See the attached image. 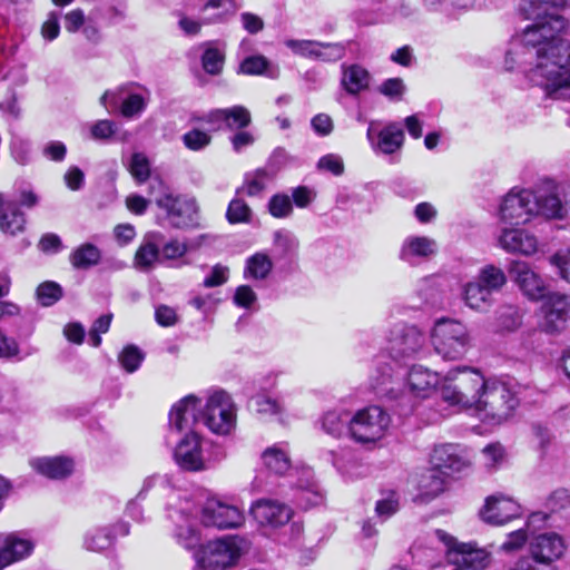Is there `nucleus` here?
<instances>
[{
	"mask_svg": "<svg viewBox=\"0 0 570 570\" xmlns=\"http://www.w3.org/2000/svg\"><path fill=\"white\" fill-rule=\"evenodd\" d=\"M568 4L567 0H527L520 7L525 19L533 20L520 35L512 38L505 53L507 70L522 69L532 71L539 68V57L527 59L528 53L538 50L542 39L551 38L556 30L566 28L564 19L557 13Z\"/></svg>",
	"mask_w": 570,
	"mask_h": 570,
	"instance_id": "f257e3e1",
	"label": "nucleus"
},
{
	"mask_svg": "<svg viewBox=\"0 0 570 570\" xmlns=\"http://www.w3.org/2000/svg\"><path fill=\"white\" fill-rule=\"evenodd\" d=\"M487 381L479 370L458 367L442 379L440 394L450 405L476 410Z\"/></svg>",
	"mask_w": 570,
	"mask_h": 570,
	"instance_id": "f03ea898",
	"label": "nucleus"
},
{
	"mask_svg": "<svg viewBox=\"0 0 570 570\" xmlns=\"http://www.w3.org/2000/svg\"><path fill=\"white\" fill-rule=\"evenodd\" d=\"M431 343L435 353L445 361H458L471 348V335L460 321L440 318L431 331Z\"/></svg>",
	"mask_w": 570,
	"mask_h": 570,
	"instance_id": "7ed1b4c3",
	"label": "nucleus"
},
{
	"mask_svg": "<svg viewBox=\"0 0 570 570\" xmlns=\"http://www.w3.org/2000/svg\"><path fill=\"white\" fill-rule=\"evenodd\" d=\"M159 189L155 196L156 205L166 212L169 224L175 228H193L199 225L198 205L193 197L173 194L160 180L150 184V194Z\"/></svg>",
	"mask_w": 570,
	"mask_h": 570,
	"instance_id": "20e7f679",
	"label": "nucleus"
},
{
	"mask_svg": "<svg viewBox=\"0 0 570 570\" xmlns=\"http://www.w3.org/2000/svg\"><path fill=\"white\" fill-rule=\"evenodd\" d=\"M237 406L232 395L222 389L210 390L203 404L202 423L217 435H228L236 428Z\"/></svg>",
	"mask_w": 570,
	"mask_h": 570,
	"instance_id": "39448f33",
	"label": "nucleus"
},
{
	"mask_svg": "<svg viewBox=\"0 0 570 570\" xmlns=\"http://www.w3.org/2000/svg\"><path fill=\"white\" fill-rule=\"evenodd\" d=\"M518 405L519 397L507 383L488 379L475 411L483 413L485 420L500 424L511 417Z\"/></svg>",
	"mask_w": 570,
	"mask_h": 570,
	"instance_id": "423d86ee",
	"label": "nucleus"
},
{
	"mask_svg": "<svg viewBox=\"0 0 570 570\" xmlns=\"http://www.w3.org/2000/svg\"><path fill=\"white\" fill-rule=\"evenodd\" d=\"M391 424L390 414L373 405L358 410L352 415L350 436L360 444H374L382 440Z\"/></svg>",
	"mask_w": 570,
	"mask_h": 570,
	"instance_id": "0eeeda50",
	"label": "nucleus"
},
{
	"mask_svg": "<svg viewBox=\"0 0 570 570\" xmlns=\"http://www.w3.org/2000/svg\"><path fill=\"white\" fill-rule=\"evenodd\" d=\"M247 542L238 535H225L207 542L200 550L199 563L207 570H225L246 551Z\"/></svg>",
	"mask_w": 570,
	"mask_h": 570,
	"instance_id": "6e6552de",
	"label": "nucleus"
},
{
	"mask_svg": "<svg viewBox=\"0 0 570 570\" xmlns=\"http://www.w3.org/2000/svg\"><path fill=\"white\" fill-rule=\"evenodd\" d=\"M386 342V348L392 358L406 361L423 352L426 338L417 326L400 322L390 328Z\"/></svg>",
	"mask_w": 570,
	"mask_h": 570,
	"instance_id": "1a4fd4ad",
	"label": "nucleus"
},
{
	"mask_svg": "<svg viewBox=\"0 0 570 570\" xmlns=\"http://www.w3.org/2000/svg\"><path fill=\"white\" fill-rule=\"evenodd\" d=\"M435 537L444 543L446 560L452 566L461 567L464 570H482L490 563V553L478 548L475 543L459 542L440 529L435 531Z\"/></svg>",
	"mask_w": 570,
	"mask_h": 570,
	"instance_id": "9d476101",
	"label": "nucleus"
},
{
	"mask_svg": "<svg viewBox=\"0 0 570 570\" xmlns=\"http://www.w3.org/2000/svg\"><path fill=\"white\" fill-rule=\"evenodd\" d=\"M249 513L258 528L268 535L286 527L293 517V509L274 499H258L250 505Z\"/></svg>",
	"mask_w": 570,
	"mask_h": 570,
	"instance_id": "9b49d317",
	"label": "nucleus"
},
{
	"mask_svg": "<svg viewBox=\"0 0 570 570\" xmlns=\"http://www.w3.org/2000/svg\"><path fill=\"white\" fill-rule=\"evenodd\" d=\"M198 514V508L189 500L180 501L179 505L169 513L175 524L173 535L177 543L187 550L200 546V532L196 525Z\"/></svg>",
	"mask_w": 570,
	"mask_h": 570,
	"instance_id": "f8f14e48",
	"label": "nucleus"
},
{
	"mask_svg": "<svg viewBox=\"0 0 570 570\" xmlns=\"http://www.w3.org/2000/svg\"><path fill=\"white\" fill-rule=\"evenodd\" d=\"M200 522L205 527L217 529H235L245 522V515L236 505L228 504L217 498H209L198 510Z\"/></svg>",
	"mask_w": 570,
	"mask_h": 570,
	"instance_id": "ddd939ff",
	"label": "nucleus"
},
{
	"mask_svg": "<svg viewBox=\"0 0 570 570\" xmlns=\"http://www.w3.org/2000/svg\"><path fill=\"white\" fill-rule=\"evenodd\" d=\"M562 30L551 31V38L542 39L538 50L528 53L527 59L539 57V68L570 69V41L559 37Z\"/></svg>",
	"mask_w": 570,
	"mask_h": 570,
	"instance_id": "4468645a",
	"label": "nucleus"
},
{
	"mask_svg": "<svg viewBox=\"0 0 570 570\" xmlns=\"http://www.w3.org/2000/svg\"><path fill=\"white\" fill-rule=\"evenodd\" d=\"M531 190L534 199L532 204L534 217L541 216L546 219L567 218L570 212L568 202L564 204L561 200L558 185L553 180H547Z\"/></svg>",
	"mask_w": 570,
	"mask_h": 570,
	"instance_id": "2eb2a0df",
	"label": "nucleus"
},
{
	"mask_svg": "<svg viewBox=\"0 0 570 570\" xmlns=\"http://www.w3.org/2000/svg\"><path fill=\"white\" fill-rule=\"evenodd\" d=\"M566 550V540L557 532L534 534L530 538L528 546V554L550 570L553 563L563 557Z\"/></svg>",
	"mask_w": 570,
	"mask_h": 570,
	"instance_id": "dca6fc26",
	"label": "nucleus"
},
{
	"mask_svg": "<svg viewBox=\"0 0 570 570\" xmlns=\"http://www.w3.org/2000/svg\"><path fill=\"white\" fill-rule=\"evenodd\" d=\"M533 200L531 189H512L501 203V219L511 225L529 223L534 217Z\"/></svg>",
	"mask_w": 570,
	"mask_h": 570,
	"instance_id": "f3484780",
	"label": "nucleus"
},
{
	"mask_svg": "<svg viewBox=\"0 0 570 570\" xmlns=\"http://www.w3.org/2000/svg\"><path fill=\"white\" fill-rule=\"evenodd\" d=\"M541 305L540 327L546 333L560 332L568 320L570 313V303L563 294L552 292L548 293Z\"/></svg>",
	"mask_w": 570,
	"mask_h": 570,
	"instance_id": "a211bd4d",
	"label": "nucleus"
},
{
	"mask_svg": "<svg viewBox=\"0 0 570 570\" xmlns=\"http://www.w3.org/2000/svg\"><path fill=\"white\" fill-rule=\"evenodd\" d=\"M439 252L436 240L423 235L406 236L399 249V259L404 264L416 267L431 261Z\"/></svg>",
	"mask_w": 570,
	"mask_h": 570,
	"instance_id": "6ab92c4d",
	"label": "nucleus"
},
{
	"mask_svg": "<svg viewBox=\"0 0 570 570\" xmlns=\"http://www.w3.org/2000/svg\"><path fill=\"white\" fill-rule=\"evenodd\" d=\"M508 272L529 299L539 301L548 294L544 281L529 263L513 259L509 264Z\"/></svg>",
	"mask_w": 570,
	"mask_h": 570,
	"instance_id": "aec40b11",
	"label": "nucleus"
},
{
	"mask_svg": "<svg viewBox=\"0 0 570 570\" xmlns=\"http://www.w3.org/2000/svg\"><path fill=\"white\" fill-rule=\"evenodd\" d=\"M498 242L507 253L527 257L533 256L540 249L538 236L525 228H503Z\"/></svg>",
	"mask_w": 570,
	"mask_h": 570,
	"instance_id": "412c9836",
	"label": "nucleus"
},
{
	"mask_svg": "<svg viewBox=\"0 0 570 570\" xmlns=\"http://www.w3.org/2000/svg\"><path fill=\"white\" fill-rule=\"evenodd\" d=\"M202 400L194 394L186 395L176 402L169 412V426L178 432L191 430L202 423Z\"/></svg>",
	"mask_w": 570,
	"mask_h": 570,
	"instance_id": "4be33fe9",
	"label": "nucleus"
},
{
	"mask_svg": "<svg viewBox=\"0 0 570 570\" xmlns=\"http://www.w3.org/2000/svg\"><path fill=\"white\" fill-rule=\"evenodd\" d=\"M284 43L293 53L309 59L335 61L343 58L345 53V48L341 43H324L314 40L295 39L285 40Z\"/></svg>",
	"mask_w": 570,
	"mask_h": 570,
	"instance_id": "5701e85b",
	"label": "nucleus"
},
{
	"mask_svg": "<svg viewBox=\"0 0 570 570\" xmlns=\"http://www.w3.org/2000/svg\"><path fill=\"white\" fill-rule=\"evenodd\" d=\"M174 458L176 463L186 471H203L206 461L203 454L202 441L197 433H187L176 445Z\"/></svg>",
	"mask_w": 570,
	"mask_h": 570,
	"instance_id": "b1692460",
	"label": "nucleus"
},
{
	"mask_svg": "<svg viewBox=\"0 0 570 570\" xmlns=\"http://www.w3.org/2000/svg\"><path fill=\"white\" fill-rule=\"evenodd\" d=\"M213 126V129L239 130L248 127L252 122L249 110L240 105L229 108H218L209 111L202 118Z\"/></svg>",
	"mask_w": 570,
	"mask_h": 570,
	"instance_id": "393cba45",
	"label": "nucleus"
},
{
	"mask_svg": "<svg viewBox=\"0 0 570 570\" xmlns=\"http://www.w3.org/2000/svg\"><path fill=\"white\" fill-rule=\"evenodd\" d=\"M285 156V150L277 148L274 150L269 163L263 167L257 168L253 171L246 173L244 181L240 187L236 189L237 195L246 194L249 197L259 196L267 186L274 180L277 168H274L273 163L281 157Z\"/></svg>",
	"mask_w": 570,
	"mask_h": 570,
	"instance_id": "a878e982",
	"label": "nucleus"
},
{
	"mask_svg": "<svg viewBox=\"0 0 570 570\" xmlns=\"http://www.w3.org/2000/svg\"><path fill=\"white\" fill-rule=\"evenodd\" d=\"M484 522L501 525L521 514V507L514 500L502 494L489 497L480 512Z\"/></svg>",
	"mask_w": 570,
	"mask_h": 570,
	"instance_id": "bb28decb",
	"label": "nucleus"
},
{
	"mask_svg": "<svg viewBox=\"0 0 570 570\" xmlns=\"http://www.w3.org/2000/svg\"><path fill=\"white\" fill-rule=\"evenodd\" d=\"M374 122L367 128V138L373 148L385 155L399 151L404 144V131L396 122H390L376 132Z\"/></svg>",
	"mask_w": 570,
	"mask_h": 570,
	"instance_id": "cd10ccee",
	"label": "nucleus"
},
{
	"mask_svg": "<svg viewBox=\"0 0 570 570\" xmlns=\"http://www.w3.org/2000/svg\"><path fill=\"white\" fill-rule=\"evenodd\" d=\"M432 469L443 475L450 476L461 472L468 466V461L461 455L458 445L441 444L433 449L430 459Z\"/></svg>",
	"mask_w": 570,
	"mask_h": 570,
	"instance_id": "c85d7f7f",
	"label": "nucleus"
},
{
	"mask_svg": "<svg viewBox=\"0 0 570 570\" xmlns=\"http://www.w3.org/2000/svg\"><path fill=\"white\" fill-rule=\"evenodd\" d=\"M273 256L282 266H291L298 258L299 239L289 229L281 228L273 234Z\"/></svg>",
	"mask_w": 570,
	"mask_h": 570,
	"instance_id": "c756f323",
	"label": "nucleus"
},
{
	"mask_svg": "<svg viewBox=\"0 0 570 570\" xmlns=\"http://www.w3.org/2000/svg\"><path fill=\"white\" fill-rule=\"evenodd\" d=\"M370 385L380 396L396 399L400 383L393 377L391 364L381 358L374 361V367L370 374Z\"/></svg>",
	"mask_w": 570,
	"mask_h": 570,
	"instance_id": "7c9ffc66",
	"label": "nucleus"
},
{
	"mask_svg": "<svg viewBox=\"0 0 570 570\" xmlns=\"http://www.w3.org/2000/svg\"><path fill=\"white\" fill-rule=\"evenodd\" d=\"M30 465L49 479H65L73 471V461L66 456H45L30 460Z\"/></svg>",
	"mask_w": 570,
	"mask_h": 570,
	"instance_id": "2f4dec72",
	"label": "nucleus"
},
{
	"mask_svg": "<svg viewBox=\"0 0 570 570\" xmlns=\"http://www.w3.org/2000/svg\"><path fill=\"white\" fill-rule=\"evenodd\" d=\"M410 390L420 397H426L438 386L441 387L442 380L436 372H432L422 365H414L407 375Z\"/></svg>",
	"mask_w": 570,
	"mask_h": 570,
	"instance_id": "473e14b6",
	"label": "nucleus"
},
{
	"mask_svg": "<svg viewBox=\"0 0 570 570\" xmlns=\"http://www.w3.org/2000/svg\"><path fill=\"white\" fill-rule=\"evenodd\" d=\"M164 235L159 232H151L145 235L135 255V264L139 269H148L158 259Z\"/></svg>",
	"mask_w": 570,
	"mask_h": 570,
	"instance_id": "72a5a7b5",
	"label": "nucleus"
},
{
	"mask_svg": "<svg viewBox=\"0 0 570 570\" xmlns=\"http://www.w3.org/2000/svg\"><path fill=\"white\" fill-rule=\"evenodd\" d=\"M0 544L10 563L28 557L33 550V543L17 533H0Z\"/></svg>",
	"mask_w": 570,
	"mask_h": 570,
	"instance_id": "f704fd0d",
	"label": "nucleus"
},
{
	"mask_svg": "<svg viewBox=\"0 0 570 570\" xmlns=\"http://www.w3.org/2000/svg\"><path fill=\"white\" fill-rule=\"evenodd\" d=\"M542 78L540 85L551 99H570V73H535Z\"/></svg>",
	"mask_w": 570,
	"mask_h": 570,
	"instance_id": "c9c22d12",
	"label": "nucleus"
},
{
	"mask_svg": "<svg viewBox=\"0 0 570 570\" xmlns=\"http://www.w3.org/2000/svg\"><path fill=\"white\" fill-rule=\"evenodd\" d=\"M463 301L466 306L480 312L487 311L493 303L492 294L475 279L464 285Z\"/></svg>",
	"mask_w": 570,
	"mask_h": 570,
	"instance_id": "e433bc0d",
	"label": "nucleus"
},
{
	"mask_svg": "<svg viewBox=\"0 0 570 570\" xmlns=\"http://www.w3.org/2000/svg\"><path fill=\"white\" fill-rule=\"evenodd\" d=\"M100 259V249L91 243L81 244L76 247L69 256L70 264L76 269H89L98 265Z\"/></svg>",
	"mask_w": 570,
	"mask_h": 570,
	"instance_id": "4c0bfd02",
	"label": "nucleus"
},
{
	"mask_svg": "<svg viewBox=\"0 0 570 570\" xmlns=\"http://www.w3.org/2000/svg\"><path fill=\"white\" fill-rule=\"evenodd\" d=\"M352 414L347 410H331L322 417V429L334 438H340L344 431L350 432Z\"/></svg>",
	"mask_w": 570,
	"mask_h": 570,
	"instance_id": "58836bf2",
	"label": "nucleus"
},
{
	"mask_svg": "<svg viewBox=\"0 0 570 570\" xmlns=\"http://www.w3.org/2000/svg\"><path fill=\"white\" fill-rule=\"evenodd\" d=\"M265 466L273 473L282 475L291 468L287 451L279 444L267 448L262 454Z\"/></svg>",
	"mask_w": 570,
	"mask_h": 570,
	"instance_id": "ea45409f",
	"label": "nucleus"
},
{
	"mask_svg": "<svg viewBox=\"0 0 570 570\" xmlns=\"http://www.w3.org/2000/svg\"><path fill=\"white\" fill-rule=\"evenodd\" d=\"M273 269V261L264 252L255 253L246 259L245 278L265 279Z\"/></svg>",
	"mask_w": 570,
	"mask_h": 570,
	"instance_id": "a19ab883",
	"label": "nucleus"
},
{
	"mask_svg": "<svg viewBox=\"0 0 570 570\" xmlns=\"http://www.w3.org/2000/svg\"><path fill=\"white\" fill-rule=\"evenodd\" d=\"M24 214L16 203H8L6 213L0 217V229L2 233L16 236L24 229Z\"/></svg>",
	"mask_w": 570,
	"mask_h": 570,
	"instance_id": "79ce46f5",
	"label": "nucleus"
},
{
	"mask_svg": "<svg viewBox=\"0 0 570 570\" xmlns=\"http://www.w3.org/2000/svg\"><path fill=\"white\" fill-rule=\"evenodd\" d=\"M114 543V533L109 527H98L86 532L83 547L89 551L99 552Z\"/></svg>",
	"mask_w": 570,
	"mask_h": 570,
	"instance_id": "37998d69",
	"label": "nucleus"
},
{
	"mask_svg": "<svg viewBox=\"0 0 570 570\" xmlns=\"http://www.w3.org/2000/svg\"><path fill=\"white\" fill-rule=\"evenodd\" d=\"M475 281L493 295L505 285L507 276L500 267L485 265L479 271Z\"/></svg>",
	"mask_w": 570,
	"mask_h": 570,
	"instance_id": "c03bdc74",
	"label": "nucleus"
},
{
	"mask_svg": "<svg viewBox=\"0 0 570 570\" xmlns=\"http://www.w3.org/2000/svg\"><path fill=\"white\" fill-rule=\"evenodd\" d=\"M205 235H202L195 239L188 242H179L178 239H171L167 243L163 242L161 254L167 259H176L183 257L187 252L198 248L202 245Z\"/></svg>",
	"mask_w": 570,
	"mask_h": 570,
	"instance_id": "a18cd8bd",
	"label": "nucleus"
},
{
	"mask_svg": "<svg viewBox=\"0 0 570 570\" xmlns=\"http://www.w3.org/2000/svg\"><path fill=\"white\" fill-rule=\"evenodd\" d=\"M202 56L204 71H222L225 62V50L216 42H207Z\"/></svg>",
	"mask_w": 570,
	"mask_h": 570,
	"instance_id": "49530a36",
	"label": "nucleus"
},
{
	"mask_svg": "<svg viewBox=\"0 0 570 570\" xmlns=\"http://www.w3.org/2000/svg\"><path fill=\"white\" fill-rule=\"evenodd\" d=\"M237 195L229 202L226 219L230 224L249 223L253 212L248 204Z\"/></svg>",
	"mask_w": 570,
	"mask_h": 570,
	"instance_id": "de8ad7c7",
	"label": "nucleus"
},
{
	"mask_svg": "<svg viewBox=\"0 0 570 570\" xmlns=\"http://www.w3.org/2000/svg\"><path fill=\"white\" fill-rule=\"evenodd\" d=\"M268 213L275 218H287L293 214L291 196L284 193L273 195L267 204Z\"/></svg>",
	"mask_w": 570,
	"mask_h": 570,
	"instance_id": "09e8293b",
	"label": "nucleus"
},
{
	"mask_svg": "<svg viewBox=\"0 0 570 570\" xmlns=\"http://www.w3.org/2000/svg\"><path fill=\"white\" fill-rule=\"evenodd\" d=\"M249 406L261 415H276L282 411V405L271 396L258 393L252 397Z\"/></svg>",
	"mask_w": 570,
	"mask_h": 570,
	"instance_id": "8fccbe9b",
	"label": "nucleus"
},
{
	"mask_svg": "<svg viewBox=\"0 0 570 570\" xmlns=\"http://www.w3.org/2000/svg\"><path fill=\"white\" fill-rule=\"evenodd\" d=\"M442 473L431 470L421 481L422 493L433 499L444 491L445 480Z\"/></svg>",
	"mask_w": 570,
	"mask_h": 570,
	"instance_id": "3c124183",
	"label": "nucleus"
},
{
	"mask_svg": "<svg viewBox=\"0 0 570 570\" xmlns=\"http://www.w3.org/2000/svg\"><path fill=\"white\" fill-rule=\"evenodd\" d=\"M37 298L42 306H52L62 297V288L56 282H43L37 288Z\"/></svg>",
	"mask_w": 570,
	"mask_h": 570,
	"instance_id": "603ef678",
	"label": "nucleus"
},
{
	"mask_svg": "<svg viewBox=\"0 0 570 570\" xmlns=\"http://www.w3.org/2000/svg\"><path fill=\"white\" fill-rule=\"evenodd\" d=\"M144 353L135 345L126 346L119 354L118 361L128 373L136 372L144 361Z\"/></svg>",
	"mask_w": 570,
	"mask_h": 570,
	"instance_id": "864d4df0",
	"label": "nucleus"
},
{
	"mask_svg": "<svg viewBox=\"0 0 570 570\" xmlns=\"http://www.w3.org/2000/svg\"><path fill=\"white\" fill-rule=\"evenodd\" d=\"M342 87L350 95H357L370 86V73H343Z\"/></svg>",
	"mask_w": 570,
	"mask_h": 570,
	"instance_id": "5fc2aeb1",
	"label": "nucleus"
},
{
	"mask_svg": "<svg viewBox=\"0 0 570 570\" xmlns=\"http://www.w3.org/2000/svg\"><path fill=\"white\" fill-rule=\"evenodd\" d=\"M129 171L137 183L146 181L150 176V164L148 158L141 153H135L129 163Z\"/></svg>",
	"mask_w": 570,
	"mask_h": 570,
	"instance_id": "6e6d98bb",
	"label": "nucleus"
},
{
	"mask_svg": "<svg viewBox=\"0 0 570 570\" xmlns=\"http://www.w3.org/2000/svg\"><path fill=\"white\" fill-rule=\"evenodd\" d=\"M499 326L503 330L513 331L522 323V313L514 306H503L498 312Z\"/></svg>",
	"mask_w": 570,
	"mask_h": 570,
	"instance_id": "4d7b16f0",
	"label": "nucleus"
},
{
	"mask_svg": "<svg viewBox=\"0 0 570 570\" xmlns=\"http://www.w3.org/2000/svg\"><path fill=\"white\" fill-rule=\"evenodd\" d=\"M181 140L187 149L199 151L210 144L212 137L206 131L191 129L183 135Z\"/></svg>",
	"mask_w": 570,
	"mask_h": 570,
	"instance_id": "13d9d810",
	"label": "nucleus"
},
{
	"mask_svg": "<svg viewBox=\"0 0 570 570\" xmlns=\"http://www.w3.org/2000/svg\"><path fill=\"white\" fill-rule=\"evenodd\" d=\"M32 352L20 355L18 342L13 337H9L0 330V358H17L21 361L26 356L31 355Z\"/></svg>",
	"mask_w": 570,
	"mask_h": 570,
	"instance_id": "bf43d9fd",
	"label": "nucleus"
},
{
	"mask_svg": "<svg viewBox=\"0 0 570 570\" xmlns=\"http://www.w3.org/2000/svg\"><path fill=\"white\" fill-rule=\"evenodd\" d=\"M482 460L487 469L494 470L504 461V450L501 444L493 443L482 450Z\"/></svg>",
	"mask_w": 570,
	"mask_h": 570,
	"instance_id": "052dcab7",
	"label": "nucleus"
},
{
	"mask_svg": "<svg viewBox=\"0 0 570 570\" xmlns=\"http://www.w3.org/2000/svg\"><path fill=\"white\" fill-rule=\"evenodd\" d=\"M146 107L144 98L138 94L128 95L121 102V114L126 118L139 115Z\"/></svg>",
	"mask_w": 570,
	"mask_h": 570,
	"instance_id": "680f3d73",
	"label": "nucleus"
},
{
	"mask_svg": "<svg viewBox=\"0 0 570 570\" xmlns=\"http://www.w3.org/2000/svg\"><path fill=\"white\" fill-rule=\"evenodd\" d=\"M117 125L108 119L98 120L90 127L91 138L95 140H107L117 134Z\"/></svg>",
	"mask_w": 570,
	"mask_h": 570,
	"instance_id": "e2e57ef3",
	"label": "nucleus"
},
{
	"mask_svg": "<svg viewBox=\"0 0 570 570\" xmlns=\"http://www.w3.org/2000/svg\"><path fill=\"white\" fill-rule=\"evenodd\" d=\"M570 505V491L560 488L550 493L546 500V507L551 512H557Z\"/></svg>",
	"mask_w": 570,
	"mask_h": 570,
	"instance_id": "0e129e2a",
	"label": "nucleus"
},
{
	"mask_svg": "<svg viewBox=\"0 0 570 570\" xmlns=\"http://www.w3.org/2000/svg\"><path fill=\"white\" fill-rule=\"evenodd\" d=\"M298 501L303 508L308 509L321 504L323 502V494L316 484H311L307 487L301 485Z\"/></svg>",
	"mask_w": 570,
	"mask_h": 570,
	"instance_id": "69168bd1",
	"label": "nucleus"
},
{
	"mask_svg": "<svg viewBox=\"0 0 570 570\" xmlns=\"http://www.w3.org/2000/svg\"><path fill=\"white\" fill-rule=\"evenodd\" d=\"M317 168L320 170L328 171L335 176H340L344 171L343 159L338 155L327 154L320 158Z\"/></svg>",
	"mask_w": 570,
	"mask_h": 570,
	"instance_id": "338daca9",
	"label": "nucleus"
},
{
	"mask_svg": "<svg viewBox=\"0 0 570 570\" xmlns=\"http://www.w3.org/2000/svg\"><path fill=\"white\" fill-rule=\"evenodd\" d=\"M551 263L559 268L562 278L570 282V249L556 253L551 257Z\"/></svg>",
	"mask_w": 570,
	"mask_h": 570,
	"instance_id": "774afa93",
	"label": "nucleus"
}]
</instances>
